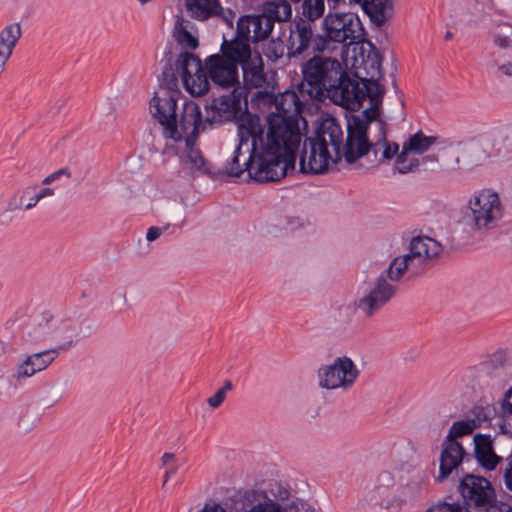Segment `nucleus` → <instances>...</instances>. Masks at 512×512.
Returning a JSON list of instances; mask_svg holds the SVG:
<instances>
[{
	"label": "nucleus",
	"instance_id": "1",
	"mask_svg": "<svg viewBox=\"0 0 512 512\" xmlns=\"http://www.w3.org/2000/svg\"><path fill=\"white\" fill-rule=\"evenodd\" d=\"M344 61L345 68L336 58L314 55L308 59L302 65L300 93L314 99L326 95L333 103L345 109H358L364 94L360 82L350 78L346 71L349 63Z\"/></svg>",
	"mask_w": 512,
	"mask_h": 512
},
{
	"label": "nucleus",
	"instance_id": "2",
	"mask_svg": "<svg viewBox=\"0 0 512 512\" xmlns=\"http://www.w3.org/2000/svg\"><path fill=\"white\" fill-rule=\"evenodd\" d=\"M243 119L257 121L259 132L252 136L269 171L280 170L278 180L290 170L294 171L296 152L302 140L299 124L287 122L278 115H267L265 126L255 115L248 114Z\"/></svg>",
	"mask_w": 512,
	"mask_h": 512
},
{
	"label": "nucleus",
	"instance_id": "3",
	"mask_svg": "<svg viewBox=\"0 0 512 512\" xmlns=\"http://www.w3.org/2000/svg\"><path fill=\"white\" fill-rule=\"evenodd\" d=\"M344 153V132L333 117L324 118L313 137L303 143L300 171L305 174H324L331 164L338 163Z\"/></svg>",
	"mask_w": 512,
	"mask_h": 512
},
{
	"label": "nucleus",
	"instance_id": "4",
	"mask_svg": "<svg viewBox=\"0 0 512 512\" xmlns=\"http://www.w3.org/2000/svg\"><path fill=\"white\" fill-rule=\"evenodd\" d=\"M505 214V205L498 192L492 188H482L469 196L457 224L470 235L483 236L499 229Z\"/></svg>",
	"mask_w": 512,
	"mask_h": 512
},
{
	"label": "nucleus",
	"instance_id": "5",
	"mask_svg": "<svg viewBox=\"0 0 512 512\" xmlns=\"http://www.w3.org/2000/svg\"><path fill=\"white\" fill-rule=\"evenodd\" d=\"M177 79L172 74L167 87L161 88L150 101L152 117L161 125L163 137L167 140L182 133L184 117L189 110L194 115V126L202 125L203 119L199 105L192 100H185L177 89Z\"/></svg>",
	"mask_w": 512,
	"mask_h": 512
},
{
	"label": "nucleus",
	"instance_id": "6",
	"mask_svg": "<svg viewBox=\"0 0 512 512\" xmlns=\"http://www.w3.org/2000/svg\"><path fill=\"white\" fill-rule=\"evenodd\" d=\"M259 132L256 120L241 119L238 125L239 143L225 167L230 176L238 177L244 171L259 182L277 181L280 170L270 172L262 157L252 133Z\"/></svg>",
	"mask_w": 512,
	"mask_h": 512
},
{
	"label": "nucleus",
	"instance_id": "7",
	"mask_svg": "<svg viewBox=\"0 0 512 512\" xmlns=\"http://www.w3.org/2000/svg\"><path fill=\"white\" fill-rule=\"evenodd\" d=\"M418 268L408 254L395 257L369 288L353 301V307L365 318H372L395 295L399 281L406 271Z\"/></svg>",
	"mask_w": 512,
	"mask_h": 512
},
{
	"label": "nucleus",
	"instance_id": "8",
	"mask_svg": "<svg viewBox=\"0 0 512 512\" xmlns=\"http://www.w3.org/2000/svg\"><path fill=\"white\" fill-rule=\"evenodd\" d=\"M386 138V123L380 111L365 109L347 120V138L344 144V159L352 164L364 155H369V145Z\"/></svg>",
	"mask_w": 512,
	"mask_h": 512
},
{
	"label": "nucleus",
	"instance_id": "9",
	"mask_svg": "<svg viewBox=\"0 0 512 512\" xmlns=\"http://www.w3.org/2000/svg\"><path fill=\"white\" fill-rule=\"evenodd\" d=\"M323 34L313 41V49L318 53H331L341 46V53L348 47L364 40V28L360 18L351 12L330 13L323 20Z\"/></svg>",
	"mask_w": 512,
	"mask_h": 512
},
{
	"label": "nucleus",
	"instance_id": "10",
	"mask_svg": "<svg viewBox=\"0 0 512 512\" xmlns=\"http://www.w3.org/2000/svg\"><path fill=\"white\" fill-rule=\"evenodd\" d=\"M194 115L190 110L184 117L182 133L167 140L164 153L172 150L179 158L181 171L191 177L211 174L209 162L198 147V137L204 126H194Z\"/></svg>",
	"mask_w": 512,
	"mask_h": 512
},
{
	"label": "nucleus",
	"instance_id": "11",
	"mask_svg": "<svg viewBox=\"0 0 512 512\" xmlns=\"http://www.w3.org/2000/svg\"><path fill=\"white\" fill-rule=\"evenodd\" d=\"M62 176L68 179L71 178V170L68 167H63L48 174L41 181L43 186L33 183L23 187L10 197L7 209L9 211H28L34 209L45 199L54 198L56 196V190L55 188L48 187V185Z\"/></svg>",
	"mask_w": 512,
	"mask_h": 512
},
{
	"label": "nucleus",
	"instance_id": "12",
	"mask_svg": "<svg viewBox=\"0 0 512 512\" xmlns=\"http://www.w3.org/2000/svg\"><path fill=\"white\" fill-rule=\"evenodd\" d=\"M360 375V370L348 356H340L332 363L322 365L317 373L318 385L325 390L346 392Z\"/></svg>",
	"mask_w": 512,
	"mask_h": 512
},
{
	"label": "nucleus",
	"instance_id": "13",
	"mask_svg": "<svg viewBox=\"0 0 512 512\" xmlns=\"http://www.w3.org/2000/svg\"><path fill=\"white\" fill-rule=\"evenodd\" d=\"M240 40L224 41L221 46L222 54L210 55L205 60V66L208 70L212 82L223 88H238V57L233 53L234 43H241Z\"/></svg>",
	"mask_w": 512,
	"mask_h": 512
},
{
	"label": "nucleus",
	"instance_id": "14",
	"mask_svg": "<svg viewBox=\"0 0 512 512\" xmlns=\"http://www.w3.org/2000/svg\"><path fill=\"white\" fill-rule=\"evenodd\" d=\"M350 68L354 70L356 77L361 78L363 86L360 88L363 91L364 96H368L370 100V107L367 109H375L380 111L382 99L385 94V88L380 84L382 77L381 73V58L378 54L368 56V59L362 60L360 65L358 61H355L350 65ZM365 97L361 99L363 101Z\"/></svg>",
	"mask_w": 512,
	"mask_h": 512
},
{
	"label": "nucleus",
	"instance_id": "15",
	"mask_svg": "<svg viewBox=\"0 0 512 512\" xmlns=\"http://www.w3.org/2000/svg\"><path fill=\"white\" fill-rule=\"evenodd\" d=\"M185 90L193 96H202L209 91L210 83L201 60L194 54L181 53L176 61Z\"/></svg>",
	"mask_w": 512,
	"mask_h": 512
},
{
	"label": "nucleus",
	"instance_id": "16",
	"mask_svg": "<svg viewBox=\"0 0 512 512\" xmlns=\"http://www.w3.org/2000/svg\"><path fill=\"white\" fill-rule=\"evenodd\" d=\"M246 93L241 87L234 88L230 93L215 98L211 104L206 107L204 129L206 125H221L233 120L241 110V102L246 99Z\"/></svg>",
	"mask_w": 512,
	"mask_h": 512
},
{
	"label": "nucleus",
	"instance_id": "17",
	"mask_svg": "<svg viewBox=\"0 0 512 512\" xmlns=\"http://www.w3.org/2000/svg\"><path fill=\"white\" fill-rule=\"evenodd\" d=\"M459 491L466 506L481 510L488 509L496 499L491 483L484 477L472 474L462 478Z\"/></svg>",
	"mask_w": 512,
	"mask_h": 512
},
{
	"label": "nucleus",
	"instance_id": "18",
	"mask_svg": "<svg viewBox=\"0 0 512 512\" xmlns=\"http://www.w3.org/2000/svg\"><path fill=\"white\" fill-rule=\"evenodd\" d=\"M232 51L242 66L243 82L246 88H261L266 83L263 62L258 53L252 54L249 43H234Z\"/></svg>",
	"mask_w": 512,
	"mask_h": 512
},
{
	"label": "nucleus",
	"instance_id": "19",
	"mask_svg": "<svg viewBox=\"0 0 512 512\" xmlns=\"http://www.w3.org/2000/svg\"><path fill=\"white\" fill-rule=\"evenodd\" d=\"M190 16L197 20L217 18L228 27H233L236 14L230 8H223L219 0H185Z\"/></svg>",
	"mask_w": 512,
	"mask_h": 512
},
{
	"label": "nucleus",
	"instance_id": "20",
	"mask_svg": "<svg viewBox=\"0 0 512 512\" xmlns=\"http://www.w3.org/2000/svg\"><path fill=\"white\" fill-rule=\"evenodd\" d=\"M273 30V23L267 16L260 15H244L237 21V38L248 43V40L258 42L268 38Z\"/></svg>",
	"mask_w": 512,
	"mask_h": 512
},
{
	"label": "nucleus",
	"instance_id": "21",
	"mask_svg": "<svg viewBox=\"0 0 512 512\" xmlns=\"http://www.w3.org/2000/svg\"><path fill=\"white\" fill-rule=\"evenodd\" d=\"M58 355V349L53 348L27 355L24 360L16 365L13 378L17 382H21L44 371Z\"/></svg>",
	"mask_w": 512,
	"mask_h": 512
},
{
	"label": "nucleus",
	"instance_id": "22",
	"mask_svg": "<svg viewBox=\"0 0 512 512\" xmlns=\"http://www.w3.org/2000/svg\"><path fill=\"white\" fill-rule=\"evenodd\" d=\"M314 37V29L312 24L300 19L296 21L290 29L288 40V57H297L303 54L310 46Z\"/></svg>",
	"mask_w": 512,
	"mask_h": 512
},
{
	"label": "nucleus",
	"instance_id": "23",
	"mask_svg": "<svg viewBox=\"0 0 512 512\" xmlns=\"http://www.w3.org/2000/svg\"><path fill=\"white\" fill-rule=\"evenodd\" d=\"M275 111L268 115H278L287 122L299 124L301 117L302 100L296 91L286 90L274 98Z\"/></svg>",
	"mask_w": 512,
	"mask_h": 512
},
{
	"label": "nucleus",
	"instance_id": "24",
	"mask_svg": "<svg viewBox=\"0 0 512 512\" xmlns=\"http://www.w3.org/2000/svg\"><path fill=\"white\" fill-rule=\"evenodd\" d=\"M442 245L434 238L428 236L413 237L407 253L413 262L420 267L426 262L437 258L442 252Z\"/></svg>",
	"mask_w": 512,
	"mask_h": 512
},
{
	"label": "nucleus",
	"instance_id": "25",
	"mask_svg": "<svg viewBox=\"0 0 512 512\" xmlns=\"http://www.w3.org/2000/svg\"><path fill=\"white\" fill-rule=\"evenodd\" d=\"M465 451L459 442L444 440L440 454L439 473L436 481H444L463 461Z\"/></svg>",
	"mask_w": 512,
	"mask_h": 512
},
{
	"label": "nucleus",
	"instance_id": "26",
	"mask_svg": "<svg viewBox=\"0 0 512 512\" xmlns=\"http://www.w3.org/2000/svg\"><path fill=\"white\" fill-rule=\"evenodd\" d=\"M50 326L53 329V337L63 340L61 344L53 348L58 349V353L70 349L77 342L80 329L77 321L65 318H54L51 320Z\"/></svg>",
	"mask_w": 512,
	"mask_h": 512
},
{
	"label": "nucleus",
	"instance_id": "27",
	"mask_svg": "<svg viewBox=\"0 0 512 512\" xmlns=\"http://www.w3.org/2000/svg\"><path fill=\"white\" fill-rule=\"evenodd\" d=\"M475 457L484 469L494 470L502 457L494 452L492 439L488 435L478 434L474 436Z\"/></svg>",
	"mask_w": 512,
	"mask_h": 512
},
{
	"label": "nucleus",
	"instance_id": "28",
	"mask_svg": "<svg viewBox=\"0 0 512 512\" xmlns=\"http://www.w3.org/2000/svg\"><path fill=\"white\" fill-rule=\"evenodd\" d=\"M21 34V27L18 23L8 25L0 32V75L3 73Z\"/></svg>",
	"mask_w": 512,
	"mask_h": 512
},
{
	"label": "nucleus",
	"instance_id": "29",
	"mask_svg": "<svg viewBox=\"0 0 512 512\" xmlns=\"http://www.w3.org/2000/svg\"><path fill=\"white\" fill-rule=\"evenodd\" d=\"M399 152V145L390 142L386 138L377 142H371L369 145V154L373 155L372 165L378 166L385 161H390Z\"/></svg>",
	"mask_w": 512,
	"mask_h": 512
},
{
	"label": "nucleus",
	"instance_id": "30",
	"mask_svg": "<svg viewBox=\"0 0 512 512\" xmlns=\"http://www.w3.org/2000/svg\"><path fill=\"white\" fill-rule=\"evenodd\" d=\"M356 4H360L369 15L371 21L377 26H382L386 23L387 9L389 7V0H349Z\"/></svg>",
	"mask_w": 512,
	"mask_h": 512
},
{
	"label": "nucleus",
	"instance_id": "31",
	"mask_svg": "<svg viewBox=\"0 0 512 512\" xmlns=\"http://www.w3.org/2000/svg\"><path fill=\"white\" fill-rule=\"evenodd\" d=\"M263 16H267L274 24L275 21L283 22L290 19L292 8L285 0H273L263 4Z\"/></svg>",
	"mask_w": 512,
	"mask_h": 512
},
{
	"label": "nucleus",
	"instance_id": "32",
	"mask_svg": "<svg viewBox=\"0 0 512 512\" xmlns=\"http://www.w3.org/2000/svg\"><path fill=\"white\" fill-rule=\"evenodd\" d=\"M438 138L436 136H426L421 131L410 136L402 146L408 151L421 155L429 150L431 146L436 144Z\"/></svg>",
	"mask_w": 512,
	"mask_h": 512
},
{
	"label": "nucleus",
	"instance_id": "33",
	"mask_svg": "<svg viewBox=\"0 0 512 512\" xmlns=\"http://www.w3.org/2000/svg\"><path fill=\"white\" fill-rule=\"evenodd\" d=\"M201 512H226L219 504H206ZM245 512H286L285 509L275 500L266 498L264 501L251 506Z\"/></svg>",
	"mask_w": 512,
	"mask_h": 512
},
{
	"label": "nucleus",
	"instance_id": "34",
	"mask_svg": "<svg viewBox=\"0 0 512 512\" xmlns=\"http://www.w3.org/2000/svg\"><path fill=\"white\" fill-rule=\"evenodd\" d=\"M499 427L503 434L512 437V387L505 393L501 403Z\"/></svg>",
	"mask_w": 512,
	"mask_h": 512
},
{
	"label": "nucleus",
	"instance_id": "35",
	"mask_svg": "<svg viewBox=\"0 0 512 512\" xmlns=\"http://www.w3.org/2000/svg\"><path fill=\"white\" fill-rule=\"evenodd\" d=\"M395 170L401 174L413 172L418 169L420 160L417 158V154L408 151L402 146L401 152L396 155Z\"/></svg>",
	"mask_w": 512,
	"mask_h": 512
},
{
	"label": "nucleus",
	"instance_id": "36",
	"mask_svg": "<svg viewBox=\"0 0 512 512\" xmlns=\"http://www.w3.org/2000/svg\"><path fill=\"white\" fill-rule=\"evenodd\" d=\"M476 428L477 423L474 419L456 421L451 425L445 440L449 442H458L457 438L472 434Z\"/></svg>",
	"mask_w": 512,
	"mask_h": 512
},
{
	"label": "nucleus",
	"instance_id": "37",
	"mask_svg": "<svg viewBox=\"0 0 512 512\" xmlns=\"http://www.w3.org/2000/svg\"><path fill=\"white\" fill-rule=\"evenodd\" d=\"M463 152L466 155L469 166H478L488 157V154L481 150L480 141H472L463 145Z\"/></svg>",
	"mask_w": 512,
	"mask_h": 512
},
{
	"label": "nucleus",
	"instance_id": "38",
	"mask_svg": "<svg viewBox=\"0 0 512 512\" xmlns=\"http://www.w3.org/2000/svg\"><path fill=\"white\" fill-rule=\"evenodd\" d=\"M325 12V0H304L302 14L310 23L321 18Z\"/></svg>",
	"mask_w": 512,
	"mask_h": 512
},
{
	"label": "nucleus",
	"instance_id": "39",
	"mask_svg": "<svg viewBox=\"0 0 512 512\" xmlns=\"http://www.w3.org/2000/svg\"><path fill=\"white\" fill-rule=\"evenodd\" d=\"M285 52V44L279 37L271 38L263 47L264 55L272 62H276L283 57Z\"/></svg>",
	"mask_w": 512,
	"mask_h": 512
},
{
	"label": "nucleus",
	"instance_id": "40",
	"mask_svg": "<svg viewBox=\"0 0 512 512\" xmlns=\"http://www.w3.org/2000/svg\"><path fill=\"white\" fill-rule=\"evenodd\" d=\"M233 389L232 382L226 380L224 384L209 398H207V405L212 409L219 408L225 401L227 394Z\"/></svg>",
	"mask_w": 512,
	"mask_h": 512
},
{
	"label": "nucleus",
	"instance_id": "41",
	"mask_svg": "<svg viewBox=\"0 0 512 512\" xmlns=\"http://www.w3.org/2000/svg\"><path fill=\"white\" fill-rule=\"evenodd\" d=\"M177 41L185 48L195 49L198 46V40L183 26L177 28Z\"/></svg>",
	"mask_w": 512,
	"mask_h": 512
},
{
	"label": "nucleus",
	"instance_id": "42",
	"mask_svg": "<svg viewBox=\"0 0 512 512\" xmlns=\"http://www.w3.org/2000/svg\"><path fill=\"white\" fill-rule=\"evenodd\" d=\"M426 512H468V510L458 503L439 502L429 507Z\"/></svg>",
	"mask_w": 512,
	"mask_h": 512
},
{
	"label": "nucleus",
	"instance_id": "43",
	"mask_svg": "<svg viewBox=\"0 0 512 512\" xmlns=\"http://www.w3.org/2000/svg\"><path fill=\"white\" fill-rule=\"evenodd\" d=\"M503 483L505 488L512 492V458L507 459L502 469Z\"/></svg>",
	"mask_w": 512,
	"mask_h": 512
},
{
	"label": "nucleus",
	"instance_id": "44",
	"mask_svg": "<svg viewBox=\"0 0 512 512\" xmlns=\"http://www.w3.org/2000/svg\"><path fill=\"white\" fill-rule=\"evenodd\" d=\"M167 230V227H164V228H160V227H150L147 231V234H146V239L149 241V242H152V241H155L156 239H158L161 234Z\"/></svg>",
	"mask_w": 512,
	"mask_h": 512
},
{
	"label": "nucleus",
	"instance_id": "45",
	"mask_svg": "<svg viewBox=\"0 0 512 512\" xmlns=\"http://www.w3.org/2000/svg\"><path fill=\"white\" fill-rule=\"evenodd\" d=\"M176 455L174 453L166 452L161 457L162 467L169 468L175 466Z\"/></svg>",
	"mask_w": 512,
	"mask_h": 512
},
{
	"label": "nucleus",
	"instance_id": "46",
	"mask_svg": "<svg viewBox=\"0 0 512 512\" xmlns=\"http://www.w3.org/2000/svg\"><path fill=\"white\" fill-rule=\"evenodd\" d=\"M487 512H512V506L507 503H500L498 505H491Z\"/></svg>",
	"mask_w": 512,
	"mask_h": 512
},
{
	"label": "nucleus",
	"instance_id": "47",
	"mask_svg": "<svg viewBox=\"0 0 512 512\" xmlns=\"http://www.w3.org/2000/svg\"><path fill=\"white\" fill-rule=\"evenodd\" d=\"M177 472V467L172 466L169 468H166L164 472V480H163V487L167 484V482L170 480V478Z\"/></svg>",
	"mask_w": 512,
	"mask_h": 512
},
{
	"label": "nucleus",
	"instance_id": "48",
	"mask_svg": "<svg viewBox=\"0 0 512 512\" xmlns=\"http://www.w3.org/2000/svg\"><path fill=\"white\" fill-rule=\"evenodd\" d=\"M495 43H496V45H497V46H499V47H502V48L507 47V46H508V44H509V38H508V37H500V36H497V37L495 38Z\"/></svg>",
	"mask_w": 512,
	"mask_h": 512
},
{
	"label": "nucleus",
	"instance_id": "49",
	"mask_svg": "<svg viewBox=\"0 0 512 512\" xmlns=\"http://www.w3.org/2000/svg\"><path fill=\"white\" fill-rule=\"evenodd\" d=\"M500 71L507 75V76H512V64L511 63H507V64H503L499 67Z\"/></svg>",
	"mask_w": 512,
	"mask_h": 512
},
{
	"label": "nucleus",
	"instance_id": "50",
	"mask_svg": "<svg viewBox=\"0 0 512 512\" xmlns=\"http://www.w3.org/2000/svg\"><path fill=\"white\" fill-rule=\"evenodd\" d=\"M277 496L280 500H287L289 497V492L288 490L279 487V492Z\"/></svg>",
	"mask_w": 512,
	"mask_h": 512
},
{
	"label": "nucleus",
	"instance_id": "51",
	"mask_svg": "<svg viewBox=\"0 0 512 512\" xmlns=\"http://www.w3.org/2000/svg\"><path fill=\"white\" fill-rule=\"evenodd\" d=\"M455 167L460 168V159L459 158L455 159Z\"/></svg>",
	"mask_w": 512,
	"mask_h": 512
},
{
	"label": "nucleus",
	"instance_id": "52",
	"mask_svg": "<svg viewBox=\"0 0 512 512\" xmlns=\"http://www.w3.org/2000/svg\"><path fill=\"white\" fill-rule=\"evenodd\" d=\"M452 37V33L451 32H447L446 35H445V38L446 39H450Z\"/></svg>",
	"mask_w": 512,
	"mask_h": 512
},
{
	"label": "nucleus",
	"instance_id": "53",
	"mask_svg": "<svg viewBox=\"0 0 512 512\" xmlns=\"http://www.w3.org/2000/svg\"><path fill=\"white\" fill-rule=\"evenodd\" d=\"M427 159H431V160H433V161H436V159H435V158H431V157H429V156H426L425 158H423V159H422V161L427 160Z\"/></svg>",
	"mask_w": 512,
	"mask_h": 512
},
{
	"label": "nucleus",
	"instance_id": "54",
	"mask_svg": "<svg viewBox=\"0 0 512 512\" xmlns=\"http://www.w3.org/2000/svg\"><path fill=\"white\" fill-rule=\"evenodd\" d=\"M392 83H393V86L396 88V81H395V78H393Z\"/></svg>",
	"mask_w": 512,
	"mask_h": 512
}]
</instances>
